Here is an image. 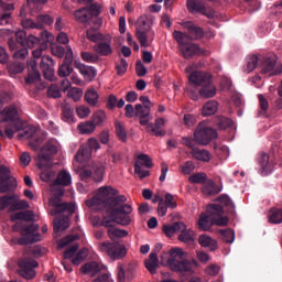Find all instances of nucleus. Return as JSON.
I'll return each instance as SVG.
<instances>
[{
	"label": "nucleus",
	"instance_id": "5fc2aeb1",
	"mask_svg": "<svg viewBox=\"0 0 282 282\" xmlns=\"http://www.w3.org/2000/svg\"><path fill=\"white\" fill-rule=\"evenodd\" d=\"M218 202L220 204V206L224 208H229L230 213H232V210H235V203H232V199H230L229 195H221L218 198Z\"/></svg>",
	"mask_w": 282,
	"mask_h": 282
},
{
	"label": "nucleus",
	"instance_id": "0eeeda50",
	"mask_svg": "<svg viewBox=\"0 0 282 282\" xmlns=\"http://www.w3.org/2000/svg\"><path fill=\"white\" fill-rule=\"evenodd\" d=\"M217 138H219L217 131L207 127L206 122H200L194 132V140L200 147H208V143L217 140Z\"/></svg>",
	"mask_w": 282,
	"mask_h": 282
},
{
	"label": "nucleus",
	"instance_id": "69168bd1",
	"mask_svg": "<svg viewBox=\"0 0 282 282\" xmlns=\"http://www.w3.org/2000/svg\"><path fill=\"white\" fill-rule=\"evenodd\" d=\"M223 241L226 243H234L235 242V231L231 229L220 230Z\"/></svg>",
	"mask_w": 282,
	"mask_h": 282
},
{
	"label": "nucleus",
	"instance_id": "052dcab7",
	"mask_svg": "<svg viewBox=\"0 0 282 282\" xmlns=\"http://www.w3.org/2000/svg\"><path fill=\"white\" fill-rule=\"evenodd\" d=\"M270 224H282V209H273L269 215Z\"/></svg>",
	"mask_w": 282,
	"mask_h": 282
},
{
	"label": "nucleus",
	"instance_id": "20e7f679",
	"mask_svg": "<svg viewBox=\"0 0 282 282\" xmlns=\"http://www.w3.org/2000/svg\"><path fill=\"white\" fill-rule=\"evenodd\" d=\"M185 72L189 74L186 91L192 100H199V94L195 87H202L205 83H208V79L213 78V75L197 70V64L187 66Z\"/></svg>",
	"mask_w": 282,
	"mask_h": 282
},
{
	"label": "nucleus",
	"instance_id": "4d7b16f0",
	"mask_svg": "<svg viewBox=\"0 0 282 282\" xmlns=\"http://www.w3.org/2000/svg\"><path fill=\"white\" fill-rule=\"evenodd\" d=\"M25 208H30V204L28 200H19L15 203H11L9 207V213H14V210H25Z\"/></svg>",
	"mask_w": 282,
	"mask_h": 282
},
{
	"label": "nucleus",
	"instance_id": "774afa93",
	"mask_svg": "<svg viewBox=\"0 0 282 282\" xmlns=\"http://www.w3.org/2000/svg\"><path fill=\"white\" fill-rule=\"evenodd\" d=\"M195 171V163L193 161H187L181 166V173L183 175H191Z\"/></svg>",
	"mask_w": 282,
	"mask_h": 282
},
{
	"label": "nucleus",
	"instance_id": "f8f14e48",
	"mask_svg": "<svg viewBox=\"0 0 282 282\" xmlns=\"http://www.w3.org/2000/svg\"><path fill=\"white\" fill-rule=\"evenodd\" d=\"M48 204L53 207V209H51V215L53 216L61 215V213H68L69 215L76 213V205L74 203L61 204V197L58 196H53Z\"/></svg>",
	"mask_w": 282,
	"mask_h": 282
},
{
	"label": "nucleus",
	"instance_id": "39448f33",
	"mask_svg": "<svg viewBox=\"0 0 282 282\" xmlns=\"http://www.w3.org/2000/svg\"><path fill=\"white\" fill-rule=\"evenodd\" d=\"M153 21L147 17H141L137 23V39L141 47H149L155 39V32L151 29Z\"/></svg>",
	"mask_w": 282,
	"mask_h": 282
},
{
	"label": "nucleus",
	"instance_id": "6e6552de",
	"mask_svg": "<svg viewBox=\"0 0 282 282\" xmlns=\"http://www.w3.org/2000/svg\"><path fill=\"white\" fill-rule=\"evenodd\" d=\"M105 162H95L91 167L85 166L82 169L79 175L82 180H94V182H102L105 180Z\"/></svg>",
	"mask_w": 282,
	"mask_h": 282
},
{
	"label": "nucleus",
	"instance_id": "6e6d98bb",
	"mask_svg": "<svg viewBox=\"0 0 282 282\" xmlns=\"http://www.w3.org/2000/svg\"><path fill=\"white\" fill-rule=\"evenodd\" d=\"M207 177L208 175L204 172L195 173L188 177V182H191V184H204Z\"/></svg>",
	"mask_w": 282,
	"mask_h": 282
},
{
	"label": "nucleus",
	"instance_id": "ea45409f",
	"mask_svg": "<svg viewBox=\"0 0 282 282\" xmlns=\"http://www.w3.org/2000/svg\"><path fill=\"white\" fill-rule=\"evenodd\" d=\"M203 193L204 195H218V193H221V189L217 188V184L213 180H206L203 184Z\"/></svg>",
	"mask_w": 282,
	"mask_h": 282
},
{
	"label": "nucleus",
	"instance_id": "603ef678",
	"mask_svg": "<svg viewBox=\"0 0 282 282\" xmlns=\"http://www.w3.org/2000/svg\"><path fill=\"white\" fill-rule=\"evenodd\" d=\"M63 116L64 120L69 124H74L76 122V117H74V109L69 106H63Z\"/></svg>",
	"mask_w": 282,
	"mask_h": 282
},
{
	"label": "nucleus",
	"instance_id": "a19ab883",
	"mask_svg": "<svg viewBox=\"0 0 282 282\" xmlns=\"http://www.w3.org/2000/svg\"><path fill=\"white\" fill-rule=\"evenodd\" d=\"M158 252H151L149 259L144 262L147 270H149L152 274L158 272Z\"/></svg>",
	"mask_w": 282,
	"mask_h": 282
},
{
	"label": "nucleus",
	"instance_id": "864d4df0",
	"mask_svg": "<svg viewBox=\"0 0 282 282\" xmlns=\"http://www.w3.org/2000/svg\"><path fill=\"white\" fill-rule=\"evenodd\" d=\"M106 34H102L100 32L95 31L94 29H89L86 32V36L89 41H91L93 43H100V41L104 39Z\"/></svg>",
	"mask_w": 282,
	"mask_h": 282
},
{
	"label": "nucleus",
	"instance_id": "6ab92c4d",
	"mask_svg": "<svg viewBox=\"0 0 282 282\" xmlns=\"http://www.w3.org/2000/svg\"><path fill=\"white\" fill-rule=\"evenodd\" d=\"M112 37L106 34L101 41L95 46V52L100 56H111L113 54V48L111 47Z\"/></svg>",
	"mask_w": 282,
	"mask_h": 282
},
{
	"label": "nucleus",
	"instance_id": "79ce46f5",
	"mask_svg": "<svg viewBox=\"0 0 282 282\" xmlns=\"http://www.w3.org/2000/svg\"><path fill=\"white\" fill-rule=\"evenodd\" d=\"M217 109H219V102L215 100H209L207 104L203 106L202 113L203 116H215L217 113Z\"/></svg>",
	"mask_w": 282,
	"mask_h": 282
},
{
	"label": "nucleus",
	"instance_id": "9d476101",
	"mask_svg": "<svg viewBox=\"0 0 282 282\" xmlns=\"http://www.w3.org/2000/svg\"><path fill=\"white\" fill-rule=\"evenodd\" d=\"M207 213L209 216L210 221L215 226H228V217L224 216V207L218 204H212L207 206Z\"/></svg>",
	"mask_w": 282,
	"mask_h": 282
},
{
	"label": "nucleus",
	"instance_id": "4c0bfd02",
	"mask_svg": "<svg viewBox=\"0 0 282 282\" xmlns=\"http://www.w3.org/2000/svg\"><path fill=\"white\" fill-rule=\"evenodd\" d=\"M11 221H34V213L33 212H19L10 217Z\"/></svg>",
	"mask_w": 282,
	"mask_h": 282
},
{
	"label": "nucleus",
	"instance_id": "f03ea898",
	"mask_svg": "<svg viewBox=\"0 0 282 282\" xmlns=\"http://www.w3.org/2000/svg\"><path fill=\"white\" fill-rule=\"evenodd\" d=\"M10 102V94L0 93V110L3 109V105ZM7 122L4 133L7 138L12 140L14 138V133L21 130V121L19 120V109L15 105H11L6 107L2 111H0V124Z\"/></svg>",
	"mask_w": 282,
	"mask_h": 282
},
{
	"label": "nucleus",
	"instance_id": "338daca9",
	"mask_svg": "<svg viewBox=\"0 0 282 282\" xmlns=\"http://www.w3.org/2000/svg\"><path fill=\"white\" fill-rule=\"evenodd\" d=\"M51 50H52L53 56H57V58H63L64 56H67V52H65V47L58 44H53L51 46Z\"/></svg>",
	"mask_w": 282,
	"mask_h": 282
},
{
	"label": "nucleus",
	"instance_id": "f704fd0d",
	"mask_svg": "<svg viewBox=\"0 0 282 282\" xmlns=\"http://www.w3.org/2000/svg\"><path fill=\"white\" fill-rule=\"evenodd\" d=\"M80 270L83 274H89L90 276H96V274H98V272H100L102 268H100V264H98V262H88L84 264L80 268Z\"/></svg>",
	"mask_w": 282,
	"mask_h": 282
},
{
	"label": "nucleus",
	"instance_id": "09e8293b",
	"mask_svg": "<svg viewBox=\"0 0 282 282\" xmlns=\"http://www.w3.org/2000/svg\"><path fill=\"white\" fill-rule=\"evenodd\" d=\"M69 228V217L57 218L54 220L55 232H62V230H67Z\"/></svg>",
	"mask_w": 282,
	"mask_h": 282
},
{
	"label": "nucleus",
	"instance_id": "412c9836",
	"mask_svg": "<svg viewBox=\"0 0 282 282\" xmlns=\"http://www.w3.org/2000/svg\"><path fill=\"white\" fill-rule=\"evenodd\" d=\"M26 67L29 70V75L25 78L26 85H34L36 83H41V73L39 72L36 61L30 59L26 63Z\"/></svg>",
	"mask_w": 282,
	"mask_h": 282
},
{
	"label": "nucleus",
	"instance_id": "e433bc0d",
	"mask_svg": "<svg viewBox=\"0 0 282 282\" xmlns=\"http://www.w3.org/2000/svg\"><path fill=\"white\" fill-rule=\"evenodd\" d=\"M195 231L193 229H186L178 235V241L186 243L187 246H193L195 243Z\"/></svg>",
	"mask_w": 282,
	"mask_h": 282
},
{
	"label": "nucleus",
	"instance_id": "ddd939ff",
	"mask_svg": "<svg viewBox=\"0 0 282 282\" xmlns=\"http://www.w3.org/2000/svg\"><path fill=\"white\" fill-rule=\"evenodd\" d=\"M261 73L267 74V76H279V74H282V65L279 63V57L276 55L267 57L262 63Z\"/></svg>",
	"mask_w": 282,
	"mask_h": 282
},
{
	"label": "nucleus",
	"instance_id": "a878e982",
	"mask_svg": "<svg viewBox=\"0 0 282 282\" xmlns=\"http://www.w3.org/2000/svg\"><path fill=\"white\" fill-rule=\"evenodd\" d=\"M183 28L188 31L189 39L192 41H197L204 36V29L197 26L194 22L187 21L183 23Z\"/></svg>",
	"mask_w": 282,
	"mask_h": 282
},
{
	"label": "nucleus",
	"instance_id": "72a5a7b5",
	"mask_svg": "<svg viewBox=\"0 0 282 282\" xmlns=\"http://www.w3.org/2000/svg\"><path fill=\"white\" fill-rule=\"evenodd\" d=\"M77 130L79 131L80 135H91V133L96 131V123H94L91 120L80 122L77 126Z\"/></svg>",
	"mask_w": 282,
	"mask_h": 282
},
{
	"label": "nucleus",
	"instance_id": "b1692460",
	"mask_svg": "<svg viewBox=\"0 0 282 282\" xmlns=\"http://www.w3.org/2000/svg\"><path fill=\"white\" fill-rule=\"evenodd\" d=\"M198 97L200 98H215L217 96V86L213 84V78H209L205 84L197 90Z\"/></svg>",
	"mask_w": 282,
	"mask_h": 282
},
{
	"label": "nucleus",
	"instance_id": "393cba45",
	"mask_svg": "<svg viewBox=\"0 0 282 282\" xmlns=\"http://www.w3.org/2000/svg\"><path fill=\"white\" fill-rule=\"evenodd\" d=\"M166 124V119L164 118H158L155 119L154 123H148L145 127V130L148 133H151L152 135L162 137L166 135V132L162 131V127Z\"/></svg>",
	"mask_w": 282,
	"mask_h": 282
},
{
	"label": "nucleus",
	"instance_id": "aec40b11",
	"mask_svg": "<svg viewBox=\"0 0 282 282\" xmlns=\"http://www.w3.org/2000/svg\"><path fill=\"white\" fill-rule=\"evenodd\" d=\"M113 221L109 220V218H104L101 221V225L108 228V236L112 241H116V239H120L122 237H128L129 231L124 229H118L113 227Z\"/></svg>",
	"mask_w": 282,
	"mask_h": 282
},
{
	"label": "nucleus",
	"instance_id": "cd10ccee",
	"mask_svg": "<svg viewBox=\"0 0 282 282\" xmlns=\"http://www.w3.org/2000/svg\"><path fill=\"white\" fill-rule=\"evenodd\" d=\"M91 160V149L86 144H82L75 155V161L79 164H85V162H89Z\"/></svg>",
	"mask_w": 282,
	"mask_h": 282
},
{
	"label": "nucleus",
	"instance_id": "a18cd8bd",
	"mask_svg": "<svg viewBox=\"0 0 282 282\" xmlns=\"http://www.w3.org/2000/svg\"><path fill=\"white\" fill-rule=\"evenodd\" d=\"M8 72L10 76H17V74H23V72H25V64L21 62H13L8 65Z\"/></svg>",
	"mask_w": 282,
	"mask_h": 282
},
{
	"label": "nucleus",
	"instance_id": "7ed1b4c3",
	"mask_svg": "<svg viewBox=\"0 0 282 282\" xmlns=\"http://www.w3.org/2000/svg\"><path fill=\"white\" fill-rule=\"evenodd\" d=\"M170 258L167 260V267L172 272H176L181 276H192L197 268L195 260H186V252L183 248L176 247L169 251Z\"/></svg>",
	"mask_w": 282,
	"mask_h": 282
},
{
	"label": "nucleus",
	"instance_id": "58836bf2",
	"mask_svg": "<svg viewBox=\"0 0 282 282\" xmlns=\"http://www.w3.org/2000/svg\"><path fill=\"white\" fill-rule=\"evenodd\" d=\"M197 225L199 230H204L205 232L215 226L213 220H210V216L207 214H200Z\"/></svg>",
	"mask_w": 282,
	"mask_h": 282
},
{
	"label": "nucleus",
	"instance_id": "de8ad7c7",
	"mask_svg": "<svg viewBox=\"0 0 282 282\" xmlns=\"http://www.w3.org/2000/svg\"><path fill=\"white\" fill-rule=\"evenodd\" d=\"M115 129H116L117 138H119L120 142H127L128 134H127V129L124 128V123H122L121 121H116Z\"/></svg>",
	"mask_w": 282,
	"mask_h": 282
},
{
	"label": "nucleus",
	"instance_id": "9b49d317",
	"mask_svg": "<svg viewBox=\"0 0 282 282\" xmlns=\"http://www.w3.org/2000/svg\"><path fill=\"white\" fill-rule=\"evenodd\" d=\"M22 238L18 240L20 246H28L29 243H36V241H41L42 237L39 234V225H30L29 227H24L21 231Z\"/></svg>",
	"mask_w": 282,
	"mask_h": 282
},
{
	"label": "nucleus",
	"instance_id": "c756f323",
	"mask_svg": "<svg viewBox=\"0 0 282 282\" xmlns=\"http://www.w3.org/2000/svg\"><path fill=\"white\" fill-rule=\"evenodd\" d=\"M181 52L184 56V58H193V56H197V54H202V48H199V45L195 43L185 44Z\"/></svg>",
	"mask_w": 282,
	"mask_h": 282
},
{
	"label": "nucleus",
	"instance_id": "a211bd4d",
	"mask_svg": "<svg viewBox=\"0 0 282 282\" xmlns=\"http://www.w3.org/2000/svg\"><path fill=\"white\" fill-rule=\"evenodd\" d=\"M56 66V62L50 55H43L41 61V69L44 74V78L54 82V67Z\"/></svg>",
	"mask_w": 282,
	"mask_h": 282
},
{
	"label": "nucleus",
	"instance_id": "37998d69",
	"mask_svg": "<svg viewBox=\"0 0 282 282\" xmlns=\"http://www.w3.org/2000/svg\"><path fill=\"white\" fill-rule=\"evenodd\" d=\"M75 19L79 23H89L91 21L89 8H82L75 11Z\"/></svg>",
	"mask_w": 282,
	"mask_h": 282
},
{
	"label": "nucleus",
	"instance_id": "4be33fe9",
	"mask_svg": "<svg viewBox=\"0 0 282 282\" xmlns=\"http://www.w3.org/2000/svg\"><path fill=\"white\" fill-rule=\"evenodd\" d=\"M135 116L140 120V124L142 127H147L151 120H153V116H151V106H142L138 104L135 106Z\"/></svg>",
	"mask_w": 282,
	"mask_h": 282
},
{
	"label": "nucleus",
	"instance_id": "f3484780",
	"mask_svg": "<svg viewBox=\"0 0 282 282\" xmlns=\"http://www.w3.org/2000/svg\"><path fill=\"white\" fill-rule=\"evenodd\" d=\"M72 63H74V51L72 50L70 45H66V57L58 69V76L61 78H67V76H70V74L74 72Z\"/></svg>",
	"mask_w": 282,
	"mask_h": 282
},
{
	"label": "nucleus",
	"instance_id": "c85d7f7f",
	"mask_svg": "<svg viewBox=\"0 0 282 282\" xmlns=\"http://www.w3.org/2000/svg\"><path fill=\"white\" fill-rule=\"evenodd\" d=\"M262 175H270L274 171V165L270 163V156L267 153H261L259 158Z\"/></svg>",
	"mask_w": 282,
	"mask_h": 282
},
{
	"label": "nucleus",
	"instance_id": "423d86ee",
	"mask_svg": "<svg viewBox=\"0 0 282 282\" xmlns=\"http://www.w3.org/2000/svg\"><path fill=\"white\" fill-rule=\"evenodd\" d=\"M61 142L56 139H51L41 149L37 155V166L39 169H45L46 166H52V158L61 151Z\"/></svg>",
	"mask_w": 282,
	"mask_h": 282
},
{
	"label": "nucleus",
	"instance_id": "2eb2a0df",
	"mask_svg": "<svg viewBox=\"0 0 282 282\" xmlns=\"http://www.w3.org/2000/svg\"><path fill=\"white\" fill-rule=\"evenodd\" d=\"M0 193H8L10 188H17V178L10 175V169L4 165L0 166Z\"/></svg>",
	"mask_w": 282,
	"mask_h": 282
},
{
	"label": "nucleus",
	"instance_id": "1a4fd4ad",
	"mask_svg": "<svg viewBox=\"0 0 282 282\" xmlns=\"http://www.w3.org/2000/svg\"><path fill=\"white\" fill-rule=\"evenodd\" d=\"M99 250L105 254H108L113 261L124 259L127 257V247L124 245L116 242H102L99 245Z\"/></svg>",
	"mask_w": 282,
	"mask_h": 282
},
{
	"label": "nucleus",
	"instance_id": "49530a36",
	"mask_svg": "<svg viewBox=\"0 0 282 282\" xmlns=\"http://www.w3.org/2000/svg\"><path fill=\"white\" fill-rule=\"evenodd\" d=\"M55 182L59 186H69L72 184V174L67 171H62L58 173Z\"/></svg>",
	"mask_w": 282,
	"mask_h": 282
},
{
	"label": "nucleus",
	"instance_id": "e2e57ef3",
	"mask_svg": "<svg viewBox=\"0 0 282 282\" xmlns=\"http://www.w3.org/2000/svg\"><path fill=\"white\" fill-rule=\"evenodd\" d=\"M67 95H68V98H72L74 100V102H78V100L83 98V89L73 87L68 90Z\"/></svg>",
	"mask_w": 282,
	"mask_h": 282
},
{
	"label": "nucleus",
	"instance_id": "5701e85b",
	"mask_svg": "<svg viewBox=\"0 0 282 282\" xmlns=\"http://www.w3.org/2000/svg\"><path fill=\"white\" fill-rule=\"evenodd\" d=\"M187 9L189 12H199L200 14H204V17H207V19H213V17H215V11L206 9V6L197 0H187Z\"/></svg>",
	"mask_w": 282,
	"mask_h": 282
},
{
	"label": "nucleus",
	"instance_id": "3c124183",
	"mask_svg": "<svg viewBox=\"0 0 282 282\" xmlns=\"http://www.w3.org/2000/svg\"><path fill=\"white\" fill-rule=\"evenodd\" d=\"M89 257V250L87 248L80 249L72 260L73 265H80Z\"/></svg>",
	"mask_w": 282,
	"mask_h": 282
},
{
	"label": "nucleus",
	"instance_id": "4468645a",
	"mask_svg": "<svg viewBox=\"0 0 282 282\" xmlns=\"http://www.w3.org/2000/svg\"><path fill=\"white\" fill-rule=\"evenodd\" d=\"M143 166H145V169H151V166H153V161H151V158L147 154H139L134 164V173L140 177V180H144V177H149V175H151L149 170H144Z\"/></svg>",
	"mask_w": 282,
	"mask_h": 282
},
{
	"label": "nucleus",
	"instance_id": "8fccbe9b",
	"mask_svg": "<svg viewBox=\"0 0 282 282\" xmlns=\"http://www.w3.org/2000/svg\"><path fill=\"white\" fill-rule=\"evenodd\" d=\"M174 41H176L180 50H182L186 44V41L191 39V35L182 33V31H174L173 32Z\"/></svg>",
	"mask_w": 282,
	"mask_h": 282
},
{
	"label": "nucleus",
	"instance_id": "dca6fc26",
	"mask_svg": "<svg viewBox=\"0 0 282 282\" xmlns=\"http://www.w3.org/2000/svg\"><path fill=\"white\" fill-rule=\"evenodd\" d=\"M20 274L24 279H34L36 276V271L34 268H39V262L36 260L23 258L19 261Z\"/></svg>",
	"mask_w": 282,
	"mask_h": 282
},
{
	"label": "nucleus",
	"instance_id": "2f4dec72",
	"mask_svg": "<svg viewBox=\"0 0 282 282\" xmlns=\"http://www.w3.org/2000/svg\"><path fill=\"white\" fill-rule=\"evenodd\" d=\"M85 101L90 105V107H97L98 100H100V95L96 91V88L90 87L85 93Z\"/></svg>",
	"mask_w": 282,
	"mask_h": 282
},
{
	"label": "nucleus",
	"instance_id": "c9c22d12",
	"mask_svg": "<svg viewBox=\"0 0 282 282\" xmlns=\"http://www.w3.org/2000/svg\"><path fill=\"white\" fill-rule=\"evenodd\" d=\"M258 65L259 57H257V55H250L246 58L242 69L246 72V74H250V72H254L257 69Z\"/></svg>",
	"mask_w": 282,
	"mask_h": 282
},
{
	"label": "nucleus",
	"instance_id": "f257e3e1",
	"mask_svg": "<svg viewBox=\"0 0 282 282\" xmlns=\"http://www.w3.org/2000/svg\"><path fill=\"white\" fill-rule=\"evenodd\" d=\"M118 189L112 186H101L93 198L86 200V206L93 208V210L113 208V221L120 226H129L132 221L131 213H133V206L127 204V196H118Z\"/></svg>",
	"mask_w": 282,
	"mask_h": 282
},
{
	"label": "nucleus",
	"instance_id": "bf43d9fd",
	"mask_svg": "<svg viewBox=\"0 0 282 282\" xmlns=\"http://www.w3.org/2000/svg\"><path fill=\"white\" fill-rule=\"evenodd\" d=\"M78 239V235H69L66 236L64 239L58 241L57 248L58 250H63V248H67L72 241H76Z\"/></svg>",
	"mask_w": 282,
	"mask_h": 282
},
{
	"label": "nucleus",
	"instance_id": "c03bdc74",
	"mask_svg": "<svg viewBox=\"0 0 282 282\" xmlns=\"http://www.w3.org/2000/svg\"><path fill=\"white\" fill-rule=\"evenodd\" d=\"M90 122H94L95 127H102L107 122V112L104 110H97L93 113Z\"/></svg>",
	"mask_w": 282,
	"mask_h": 282
},
{
	"label": "nucleus",
	"instance_id": "13d9d810",
	"mask_svg": "<svg viewBox=\"0 0 282 282\" xmlns=\"http://www.w3.org/2000/svg\"><path fill=\"white\" fill-rule=\"evenodd\" d=\"M36 135V128L29 126L24 129V133H20L18 138H24L25 140H34V137Z\"/></svg>",
	"mask_w": 282,
	"mask_h": 282
},
{
	"label": "nucleus",
	"instance_id": "473e14b6",
	"mask_svg": "<svg viewBox=\"0 0 282 282\" xmlns=\"http://www.w3.org/2000/svg\"><path fill=\"white\" fill-rule=\"evenodd\" d=\"M79 73L84 76L85 80L91 83L94 78H96V68L91 66H87L85 64H79L78 66Z\"/></svg>",
	"mask_w": 282,
	"mask_h": 282
},
{
	"label": "nucleus",
	"instance_id": "bb28decb",
	"mask_svg": "<svg viewBox=\"0 0 282 282\" xmlns=\"http://www.w3.org/2000/svg\"><path fill=\"white\" fill-rule=\"evenodd\" d=\"M191 153L192 158L198 162L208 163L213 160V154L206 149L193 148Z\"/></svg>",
	"mask_w": 282,
	"mask_h": 282
},
{
	"label": "nucleus",
	"instance_id": "7c9ffc66",
	"mask_svg": "<svg viewBox=\"0 0 282 282\" xmlns=\"http://www.w3.org/2000/svg\"><path fill=\"white\" fill-rule=\"evenodd\" d=\"M198 243L202 248H208L212 252L217 250V240L213 239L210 236L203 234L198 238Z\"/></svg>",
	"mask_w": 282,
	"mask_h": 282
},
{
	"label": "nucleus",
	"instance_id": "0e129e2a",
	"mask_svg": "<svg viewBox=\"0 0 282 282\" xmlns=\"http://www.w3.org/2000/svg\"><path fill=\"white\" fill-rule=\"evenodd\" d=\"M36 21H37V25H40L39 30H43L44 25H52V23H54V19H52V17L47 14L39 15Z\"/></svg>",
	"mask_w": 282,
	"mask_h": 282
},
{
	"label": "nucleus",
	"instance_id": "680f3d73",
	"mask_svg": "<svg viewBox=\"0 0 282 282\" xmlns=\"http://www.w3.org/2000/svg\"><path fill=\"white\" fill-rule=\"evenodd\" d=\"M76 115L80 120H85V118H89L91 115V109L87 106H79L76 108Z\"/></svg>",
	"mask_w": 282,
	"mask_h": 282
}]
</instances>
